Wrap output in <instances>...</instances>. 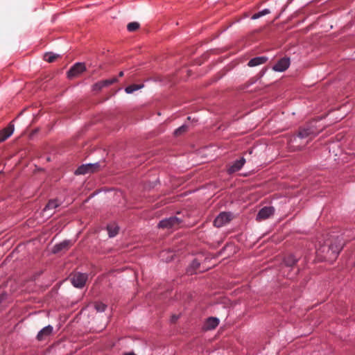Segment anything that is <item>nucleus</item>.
I'll list each match as a JSON object with an SVG mask.
<instances>
[{
    "mask_svg": "<svg viewBox=\"0 0 355 355\" xmlns=\"http://www.w3.org/2000/svg\"><path fill=\"white\" fill-rule=\"evenodd\" d=\"M72 245L70 241H64L57 245H55L53 248V253H58L61 251L67 250L71 245Z\"/></svg>",
    "mask_w": 355,
    "mask_h": 355,
    "instance_id": "12",
    "label": "nucleus"
},
{
    "mask_svg": "<svg viewBox=\"0 0 355 355\" xmlns=\"http://www.w3.org/2000/svg\"><path fill=\"white\" fill-rule=\"evenodd\" d=\"M231 220V214L227 212H222L214 220V225L216 227H220L227 224Z\"/></svg>",
    "mask_w": 355,
    "mask_h": 355,
    "instance_id": "5",
    "label": "nucleus"
},
{
    "mask_svg": "<svg viewBox=\"0 0 355 355\" xmlns=\"http://www.w3.org/2000/svg\"><path fill=\"white\" fill-rule=\"evenodd\" d=\"M267 60H268V58L266 56L256 57V58L251 59L248 62V65L250 67H257L260 64H263L266 63L267 62Z\"/></svg>",
    "mask_w": 355,
    "mask_h": 355,
    "instance_id": "14",
    "label": "nucleus"
},
{
    "mask_svg": "<svg viewBox=\"0 0 355 355\" xmlns=\"http://www.w3.org/2000/svg\"><path fill=\"white\" fill-rule=\"evenodd\" d=\"M290 65V60L288 58L280 59L277 64L272 67V69L275 71L282 72L286 70Z\"/></svg>",
    "mask_w": 355,
    "mask_h": 355,
    "instance_id": "8",
    "label": "nucleus"
},
{
    "mask_svg": "<svg viewBox=\"0 0 355 355\" xmlns=\"http://www.w3.org/2000/svg\"><path fill=\"white\" fill-rule=\"evenodd\" d=\"M105 87L102 81H100V82H98L96 83V84L94 85L93 86V89L94 91H100L102 88Z\"/></svg>",
    "mask_w": 355,
    "mask_h": 355,
    "instance_id": "26",
    "label": "nucleus"
},
{
    "mask_svg": "<svg viewBox=\"0 0 355 355\" xmlns=\"http://www.w3.org/2000/svg\"><path fill=\"white\" fill-rule=\"evenodd\" d=\"M178 318L177 316H175V315H174V316H173V318H172V321L174 322H175V321L178 320Z\"/></svg>",
    "mask_w": 355,
    "mask_h": 355,
    "instance_id": "28",
    "label": "nucleus"
},
{
    "mask_svg": "<svg viewBox=\"0 0 355 355\" xmlns=\"http://www.w3.org/2000/svg\"><path fill=\"white\" fill-rule=\"evenodd\" d=\"M59 57V55L55 54L51 52L46 53L44 55V60L48 62H54Z\"/></svg>",
    "mask_w": 355,
    "mask_h": 355,
    "instance_id": "19",
    "label": "nucleus"
},
{
    "mask_svg": "<svg viewBox=\"0 0 355 355\" xmlns=\"http://www.w3.org/2000/svg\"><path fill=\"white\" fill-rule=\"evenodd\" d=\"M344 241L342 237L337 236L336 241L333 243L331 242L329 250L331 251V252L334 254L335 257H337V255L339 254L340 250L344 246Z\"/></svg>",
    "mask_w": 355,
    "mask_h": 355,
    "instance_id": "6",
    "label": "nucleus"
},
{
    "mask_svg": "<svg viewBox=\"0 0 355 355\" xmlns=\"http://www.w3.org/2000/svg\"><path fill=\"white\" fill-rule=\"evenodd\" d=\"M183 223V219L178 216H171L168 218L162 220L158 227L160 228L166 229H177L180 227Z\"/></svg>",
    "mask_w": 355,
    "mask_h": 355,
    "instance_id": "1",
    "label": "nucleus"
},
{
    "mask_svg": "<svg viewBox=\"0 0 355 355\" xmlns=\"http://www.w3.org/2000/svg\"><path fill=\"white\" fill-rule=\"evenodd\" d=\"M315 134L316 132L312 127L307 126L300 129L297 133V137L301 139H304L311 135H315Z\"/></svg>",
    "mask_w": 355,
    "mask_h": 355,
    "instance_id": "10",
    "label": "nucleus"
},
{
    "mask_svg": "<svg viewBox=\"0 0 355 355\" xmlns=\"http://www.w3.org/2000/svg\"><path fill=\"white\" fill-rule=\"evenodd\" d=\"M245 163V159L243 157L241 158L239 160H236V162H234L233 163V164L232 166H230L228 168V169H227L228 173L232 174V173H234L239 171L243 167V166L244 165Z\"/></svg>",
    "mask_w": 355,
    "mask_h": 355,
    "instance_id": "11",
    "label": "nucleus"
},
{
    "mask_svg": "<svg viewBox=\"0 0 355 355\" xmlns=\"http://www.w3.org/2000/svg\"><path fill=\"white\" fill-rule=\"evenodd\" d=\"M87 279V275L85 273L77 272L71 277V282L76 288H83Z\"/></svg>",
    "mask_w": 355,
    "mask_h": 355,
    "instance_id": "3",
    "label": "nucleus"
},
{
    "mask_svg": "<svg viewBox=\"0 0 355 355\" xmlns=\"http://www.w3.org/2000/svg\"><path fill=\"white\" fill-rule=\"evenodd\" d=\"M110 237H114L118 234L119 227L115 224H110L107 227Z\"/></svg>",
    "mask_w": 355,
    "mask_h": 355,
    "instance_id": "18",
    "label": "nucleus"
},
{
    "mask_svg": "<svg viewBox=\"0 0 355 355\" xmlns=\"http://www.w3.org/2000/svg\"><path fill=\"white\" fill-rule=\"evenodd\" d=\"M118 81L117 78H110V79H107V80H102L103 85L105 87H107V86H109L112 84H114L115 83H116Z\"/></svg>",
    "mask_w": 355,
    "mask_h": 355,
    "instance_id": "25",
    "label": "nucleus"
},
{
    "mask_svg": "<svg viewBox=\"0 0 355 355\" xmlns=\"http://www.w3.org/2000/svg\"><path fill=\"white\" fill-rule=\"evenodd\" d=\"M60 205V202L55 199L50 200L46 207L44 209V211L52 210L58 207H59Z\"/></svg>",
    "mask_w": 355,
    "mask_h": 355,
    "instance_id": "17",
    "label": "nucleus"
},
{
    "mask_svg": "<svg viewBox=\"0 0 355 355\" xmlns=\"http://www.w3.org/2000/svg\"><path fill=\"white\" fill-rule=\"evenodd\" d=\"M86 70L84 63L78 62L73 65L67 72V76L69 78H73L80 75Z\"/></svg>",
    "mask_w": 355,
    "mask_h": 355,
    "instance_id": "4",
    "label": "nucleus"
},
{
    "mask_svg": "<svg viewBox=\"0 0 355 355\" xmlns=\"http://www.w3.org/2000/svg\"><path fill=\"white\" fill-rule=\"evenodd\" d=\"M106 307L107 306L103 302H96L94 303V308L98 312H103L105 310Z\"/></svg>",
    "mask_w": 355,
    "mask_h": 355,
    "instance_id": "24",
    "label": "nucleus"
},
{
    "mask_svg": "<svg viewBox=\"0 0 355 355\" xmlns=\"http://www.w3.org/2000/svg\"><path fill=\"white\" fill-rule=\"evenodd\" d=\"M297 261L298 259L295 258L293 254H288L284 258V263L286 267L293 268L296 264Z\"/></svg>",
    "mask_w": 355,
    "mask_h": 355,
    "instance_id": "16",
    "label": "nucleus"
},
{
    "mask_svg": "<svg viewBox=\"0 0 355 355\" xmlns=\"http://www.w3.org/2000/svg\"><path fill=\"white\" fill-rule=\"evenodd\" d=\"M53 331V327L51 325H48L44 327L42 330L39 331L37 335V338L38 340H43L46 339V337L50 336Z\"/></svg>",
    "mask_w": 355,
    "mask_h": 355,
    "instance_id": "13",
    "label": "nucleus"
},
{
    "mask_svg": "<svg viewBox=\"0 0 355 355\" xmlns=\"http://www.w3.org/2000/svg\"><path fill=\"white\" fill-rule=\"evenodd\" d=\"M139 24L136 21L130 22L127 26V29L130 32H134L139 29Z\"/></svg>",
    "mask_w": 355,
    "mask_h": 355,
    "instance_id": "23",
    "label": "nucleus"
},
{
    "mask_svg": "<svg viewBox=\"0 0 355 355\" xmlns=\"http://www.w3.org/2000/svg\"><path fill=\"white\" fill-rule=\"evenodd\" d=\"M143 87H144L143 84H141V85L133 84V85H130L126 87L125 89V91L127 94H132L134 92L142 88Z\"/></svg>",
    "mask_w": 355,
    "mask_h": 355,
    "instance_id": "20",
    "label": "nucleus"
},
{
    "mask_svg": "<svg viewBox=\"0 0 355 355\" xmlns=\"http://www.w3.org/2000/svg\"><path fill=\"white\" fill-rule=\"evenodd\" d=\"M119 76L120 77H122L123 76V71L119 72Z\"/></svg>",
    "mask_w": 355,
    "mask_h": 355,
    "instance_id": "30",
    "label": "nucleus"
},
{
    "mask_svg": "<svg viewBox=\"0 0 355 355\" xmlns=\"http://www.w3.org/2000/svg\"><path fill=\"white\" fill-rule=\"evenodd\" d=\"M252 150L251 149L249 150V154H252Z\"/></svg>",
    "mask_w": 355,
    "mask_h": 355,
    "instance_id": "31",
    "label": "nucleus"
},
{
    "mask_svg": "<svg viewBox=\"0 0 355 355\" xmlns=\"http://www.w3.org/2000/svg\"><path fill=\"white\" fill-rule=\"evenodd\" d=\"M14 125L11 123L5 128L0 131V143L6 140L14 132Z\"/></svg>",
    "mask_w": 355,
    "mask_h": 355,
    "instance_id": "9",
    "label": "nucleus"
},
{
    "mask_svg": "<svg viewBox=\"0 0 355 355\" xmlns=\"http://www.w3.org/2000/svg\"><path fill=\"white\" fill-rule=\"evenodd\" d=\"M219 324V320L217 318H209L205 324V328L207 330L214 329Z\"/></svg>",
    "mask_w": 355,
    "mask_h": 355,
    "instance_id": "15",
    "label": "nucleus"
},
{
    "mask_svg": "<svg viewBox=\"0 0 355 355\" xmlns=\"http://www.w3.org/2000/svg\"><path fill=\"white\" fill-rule=\"evenodd\" d=\"M188 130V126L187 125H182L180 128H177L174 131V135L176 137H178L181 135L182 134L186 132Z\"/></svg>",
    "mask_w": 355,
    "mask_h": 355,
    "instance_id": "22",
    "label": "nucleus"
},
{
    "mask_svg": "<svg viewBox=\"0 0 355 355\" xmlns=\"http://www.w3.org/2000/svg\"><path fill=\"white\" fill-rule=\"evenodd\" d=\"M200 263L196 261V260H194L192 263V266L194 268H198V267L199 266Z\"/></svg>",
    "mask_w": 355,
    "mask_h": 355,
    "instance_id": "27",
    "label": "nucleus"
},
{
    "mask_svg": "<svg viewBox=\"0 0 355 355\" xmlns=\"http://www.w3.org/2000/svg\"><path fill=\"white\" fill-rule=\"evenodd\" d=\"M274 208L272 207H264L259 210L257 215V220L261 221L270 217L274 214Z\"/></svg>",
    "mask_w": 355,
    "mask_h": 355,
    "instance_id": "7",
    "label": "nucleus"
},
{
    "mask_svg": "<svg viewBox=\"0 0 355 355\" xmlns=\"http://www.w3.org/2000/svg\"><path fill=\"white\" fill-rule=\"evenodd\" d=\"M270 10L266 8V9H264V10H263L257 12V13L254 14L252 16L251 19H259V18H260V17H263V16H264L266 15L270 14Z\"/></svg>",
    "mask_w": 355,
    "mask_h": 355,
    "instance_id": "21",
    "label": "nucleus"
},
{
    "mask_svg": "<svg viewBox=\"0 0 355 355\" xmlns=\"http://www.w3.org/2000/svg\"><path fill=\"white\" fill-rule=\"evenodd\" d=\"M101 165L99 163L83 164L79 166L75 173L76 175H85L99 171Z\"/></svg>",
    "mask_w": 355,
    "mask_h": 355,
    "instance_id": "2",
    "label": "nucleus"
},
{
    "mask_svg": "<svg viewBox=\"0 0 355 355\" xmlns=\"http://www.w3.org/2000/svg\"><path fill=\"white\" fill-rule=\"evenodd\" d=\"M124 355H136V354H134L133 352H129V353L125 354Z\"/></svg>",
    "mask_w": 355,
    "mask_h": 355,
    "instance_id": "29",
    "label": "nucleus"
}]
</instances>
